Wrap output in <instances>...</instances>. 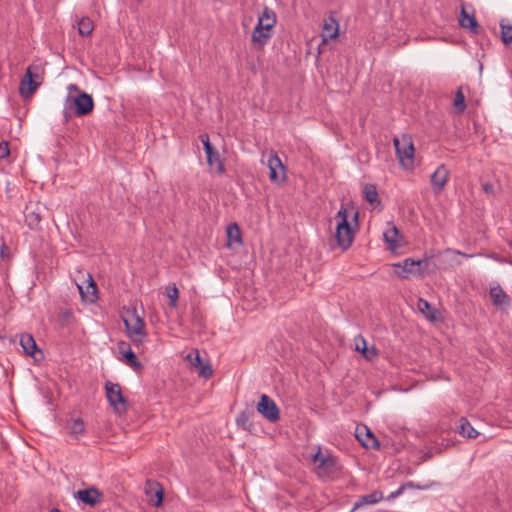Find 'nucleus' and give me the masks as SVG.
<instances>
[{"instance_id":"nucleus-25","label":"nucleus","mask_w":512,"mask_h":512,"mask_svg":"<svg viewBox=\"0 0 512 512\" xmlns=\"http://www.w3.org/2000/svg\"><path fill=\"white\" fill-rule=\"evenodd\" d=\"M383 495L379 491H374L370 494L362 496L353 506V510L357 509L358 507L364 505V504H376L380 500H382Z\"/></svg>"},{"instance_id":"nucleus-23","label":"nucleus","mask_w":512,"mask_h":512,"mask_svg":"<svg viewBox=\"0 0 512 512\" xmlns=\"http://www.w3.org/2000/svg\"><path fill=\"white\" fill-rule=\"evenodd\" d=\"M399 236V230L393 224H389L388 228L383 233L384 240L389 244L392 250L398 246Z\"/></svg>"},{"instance_id":"nucleus-30","label":"nucleus","mask_w":512,"mask_h":512,"mask_svg":"<svg viewBox=\"0 0 512 512\" xmlns=\"http://www.w3.org/2000/svg\"><path fill=\"white\" fill-rule=\"evenodd\" d=\"M94 29L93 21L88 17H83L78 22V32L81 36H89Z\"/></svg>"},{"instance_id":"nucleus-42","label":"nucleus","mask_w":512,"mask_h":512,"mask_svg":"<svg viewBox=\"0 0 512 512\" xmlns=\"http://www.w3.org/2000/svg\"><path fill=\"white\" fill-rule=\"evenodd\" d=\"M446 253H453V254L463 255L464 257H468V258L472 257V255H468V254L462 253V252L457 251V250H452V249H447Z\"/></svg>"},{"instance_id":"nucleus-9","label":"nucleus","mask_w":512,"mask_h":512,"mask_svg":"<svg viewBox=\"0 0 512 512\" xmlns=\"http://www.w3.org/2000/svg\"><path fill=\"white\" fill-rule=\"evenodd\" d=\"M393 142L400 163L405 165V161H409L410 164H412L414 158V146L411 139L403 136L401 139L394 138Z\"/></svg>"},{"instance_id":"nucleus-21","label":"nucleus","mask_w":512,"mask_h":512,"mask_svg":"<svg viewBox=\"0 0 512 512\" xmlns=\"http://www.w3.org/2000/svg\"><path fill=\"white\" fill-rule=\"evenodd\" d=\"M20 345L22 346L24 352L27 355L36 358V354L38 353L42 356V352L41 350L38 349L37 344L32 335L23 334L20 338Z\"/></svg>"},{"instance_id":"nucleus-4","label":"nucleus","mask_w":512,"mask_h":512,"mask_svg":"<svg viewBox=\"0 0 512 512\" xmlns=\"http://www.w3.org/2000/svg\"><path fill=\"white\" fill-rule=\"evenodd\" d=\"M123 322L127 331V335L135 343H141L145 336V323L144 320L133 311H128L127 316L123 318Z\"/></svg>"},{"instance_id":"nucleus-48","label":"nucleus","mask_w":512,"mask_h":512,"mask_svg":"<svg viewBox=\"0 0 512 512\" xmlns=\"http://www.w3.org/2000/svg\"><path fill=\"white\" fill-rule=\"evenodd\" d=\"M358 216H359L358 211H355V212H354V216H353V220H354L355 222H357V221H358Z\"/></svg>"},{"instance_id":"nucleus-47","label":"nucleus","mask_w":512,"mask_h":512,"mask_svg":"<svg viewBox=\"0 0 512 512\" xmlns=\"http://www.w3.org/2000/svg\"><path fill=\"white\" fill-rule=\"evenodd\" d=\"M64 118H65V122L69 121L70 115L68 114L67 111H64Z\"/></svg>"},{"instance_id":"nucleus-2","label":"nucleus","mask_w":512,"mask_h":512,"mask_svg":"<svg viewBox=\"0 0 512 512\" xmlns=\"http://www.w3.org/2000/svg\"><path fill=\"white\" fill-rule=\"evenodd\" d=\"M335 218L337 219L335 233L337 245L342 250H347L354 241L355 233L348 222V210L344 205L341 206Z\"/></svg>"},{"instance_id":"nucleus-8","label":"nucleus","mask_w":512,"mask_h":512,"mask_svg":"<svg viewBox=\"0 0 512 512\" xmlns=\"http://www.w3.org/2000/svg\"><path fill=\"white\" fill-rule=\"evenodd\" d=\"M257 411L271 423H276L280 419V410L278 406L275 401L266 394H262L260 396V400L257 404Z\"/></svg>"},{"instance_id":"nucleus-3","label":"nucleus","mask_w":512,"mask_h":512,"mask_svg":"<svg viewBox=\"0 0 512 512\" xmlns=\"http://www.w3.org/2000/svg\"><path fill=\"white\" fill-rule=\"evenodd\" d=\"M42 76L40 67L37 65H30L23 75L20 85L19 93L21 96L27 98L34 94L42 83Z\"/></svg>"},{"instance_id":"nucleus-7","label":"nucleus","mask_w":512,"mask_h":512,"mask_svg":"<svg viewBox=\"0 0 512 512\" xmlns=\"http://www.w3.org/2000/svg\"><path fill=\"white\" fill-rule=\"evenodd\" d=\"M69 101H71L69 108L73 109L75 115L78 117L86 116L94 109V100L92 96L86 92H80L73 99L68 96L66 102Z\"/></svg>"},{"instance_id":"nucleus-27","label":"nucleus","mask_w":512,"mask_h":512,"mask_svg":"<svg viewBox=\"0 0 512 512\" xmlns=\"http://www.w3.org/2000/svg\"><path fill=\"white\" fill-rule=\"evenodd\" d=\"M252 414L253 413L248 410L241 411L236 417L237 425L250 431L253 428V423L250 419Z\"/></svg>"},{"instance_id":"nucleus-51","label":"nucleus","mask_w":512,"mask_h":512,"mask_svg":"<svg viewBox=\"0 0 512 512\" xmlns=\"http://www.w3.org/2000/svg\"><path fill=\"white\" fill-rule=\"evenodd\" d=\"M39 221H40V217L38 215H36L35 222L38 223Z\"/></svg>"},{"instance_id":"nucleus-45","label":"nucleus","mask_w":512,"mask_h":512,"mask_svg":"<svg viewBox=\"0 0 512 512\" xmlns=\"http://www.w3.org/2000/svg\"><path fill=\"white\" fill-rule=\"evenodd\" d=\"M406 485V488L409 487V488H417V489H423V487L419 486V485H415L413 482H408L405 484Z\"/></svg>"},{"instance_id":"nucleus-20","label":"nucleus","mask_w":512,"mask_h":512,"mask_svg":"<svg viewBox=\"0 0 512 512\" xmlns=\"http://www.w3.org/2000/svg\"><path fill=\"white\" fill-rule=\"evenodd\" d=\"M459 24L462 28L470 30L474 34L479 33V25L474 15H469L464 7L461 9Z\"/></svg>"},{"instance_id":"nucleus-36","label":"nucleus","mask_w":512,"mask_h":512,"mask_svg":"<svg viewBox=\"0 0 512 512\" xmlns=\"http://www.w3.org/2000/svg\"><path fill=\"white\" fill-rule=\"evenodd\" d=\"M10 154V150H9V144L8 142H1L0 143V158L1 159H4L6 157H8Z\"/></svg>"},{"instance_id":"nucleus-28","label":"nucleus","mask_w":512,"mask_h":512,"mask_svg":"<svg viewBox=\"0 0 512 512\" xmlns=\"http://www.w3.org/2000/svg\"><path fill=\"white\" fill-rule=\"evenodd\" d=\"M364 198L365 200L370 203L371 205L377 203L379 204L380 203V200L378 198V192H377V188L374 184H366L364 186Z\"/></svg>"},{"instance_id":"nucleus-34","label":"nucleus","mask_w":512,"mask_h":512,"mask_svg":"<svg viewBox=\"0 0 512 512\" xmlns=\"http://www.w3.org/2000/svg\"><path fill=\"white\" fill-rule=\"evenodd\" d=\"M198 374L201 376V377H204V378H209L213 375V368L212 366L210 365V363L206 362V363H202L199 367H198Z\"/></svg>"},{"instance_id":"nucleus-5","label":"nucleus","mask_w":512,"mask_h":512,"mask_svg":"<svg viewBox=\"0 0 512 512\" xmlns=\"http://www.w3.org/2000/svg\"><path fill=\"white\" fill-rule=\"evenodd\" d=\"M200 140L206 153L207 164L217 174L223 175L226 171L223 159L217 149L211 144L208 134H201Z\"/></svg>"},{"instance_id":"nucleus-46","label":"nucleus","mask_w":512,"mask_h":512,"mask_svg":"<svg viewBox=\"0 0 512 512\" xmlns=\"http://www.w3.org/2000/svg\"><path fill=\"white\" fill-rule=\"evenodd\" d=\"M195 356V353H194V350H192L188 355H187V360H189V362L192 364L193 362V358Z\"/></svg>"},{"instance_id":"nucleus-24","label":"nucleus","mask_w":512,"mask_h":512,"mask_svg":"<svg viewBox=\"0 0 512 512\" xmlns=\"http://www.w3.org/2000/svg\"><path fill=\"white\" fill-rule=\"evenodd\" d=\"M458 432L467 438H476L479 434L470 424V422L464 417H461L459 420Z\"/></svg>"},{"instance_id":"nucleus-22","label":"nucleus","mask_w":512,"mask_h":512,"mask_svg":"<svg viewBox=\"0 0 512 512\" xmlns=\"http://www.w3.org/2000/svg\"><path fill=\"white\" fill-rule=\"evenodd\" d=\"M418 310L431 322L436 320L437 309L433 307L427 300L419 298L417 301Z\"/></svg>"},{"instance_id":"nucleus-37","label":"nucleus","mask_w":512,"mask_h":512,"mask_svg":"<svg viewBox=\"0 0 512 512\" xmlns=\"http://www.w3.org/2000/svg\"><path fill=\"white\" fill-rule=\"evenodd\" d=\"M153 484L158 487V489L156 490L157 500L155 501L154 506H160L163 501V490H162V487L158 483H153Z\"/></svg>"},{"instance_id":"nucleus-40","label":"nucleus","mask_w":512,"mask_h":512,"mask_svg":"<svg viewBox=\"0 0 512 512\" xmlns=\"http://www.w3.org/2000/svg\"><path fill=\"white\" fill-rule=\"evenodd\" d=\"M363 356L367 360H372L373 358H375L377 356V349L375 347H371V349L367 348V353L363 354Z\"/></svg>"},{"instance_id":"nucleus-18","label":"nucleus","mask_w":512,"mask_h":512,"mask_svg":"<svg viewBox=\"0 0 512 512\" xmlns=\"http://www.w3.org/2000/svg\"><path fill=\"white\" fill-rule=\"evenodd\" d=\"M339 34V24L334 16L331 14L327 18L324 19L323 24V40L326 41L329 39H335Z\"/></svg>"},{"instance_id":"nucleus-43","label":"nucleus","mask_w":512,"mask_h":512,"mask_svg":"<svg viewBox=\"0 0 512 512\" xmlns=\"http://www.w3.org/2000/svg\"><path fill=\"white\" fill-rule=\"evenodd\" d=\"M483 189L485 192L490 193L493 190V185L490 183L483 184Z\"/></svg>"},{"instance_id":"nucleus-41","label":"nucleus","mask_w":512,"mask_h":512,"mask_svg":"<svg viewBox=\"0 0 512 512\" xmlns=\"http://www.w3.org/2000/svg\"><path fill=\"white\" fill-rule=\"evenodd\" d=\"M406 489V485H401L395 492L390 495V498H395L403 493Z\"/></svg>"},{"instance_id":"nucleus-49","label":"nucleus","mask_w":512,"mask_h":512,"mask_svg":"<svg viewBox=\"0 0 512 512\" xmlns=\"http://www.w3.org/2000/svg\"><path fill=\"white\" fill-rule=\"evenodd\" d=\"M69 89H70V90H71V89H75V90H77V89H78V87H77L75 84H71V85L69 86Z\"/></svg>"},{"instance_id":"nucleus-33","label":"nucleus","mask_w":512,"mask_h":512,"mask_svg":"<svg viewBox=\"0 0 512 512\" xmlns=\"http://www.w3.org/2000/svg\"><path fill=\"white\" fill-rule=\"evenodd\" d=\"M501 28V39L504 44L512 43V25L509 24H500Z\"/></svg>"},{"instance_id":"nucleus-50","label":"nucleus","mask_w":512,"mask_h":512,"mask_svg":"<svg viewBox=\"0 0 512 512\" xmlns=\"http://www.w3.org/2000/svg\"><path fill=\"white\" fill-rule=\"evenodd\" d=\"M50 512H61L58 508H52Z\"/></svg>"},{"instance_id":"nucleus-39","label":"nucleus","mask_w":512,"mask_h":512,"mask_svg":"<svg viewBox=\"0 0 512 512\" xmlns=\"http://www.w3.org/2000/svg\"><path fill=\"white\" fill-rule=\"evenodd\" d=\"M194 353H195V356L193 358V362H192V366L196 367L198 369V367L203 363L202 362V359L200 357V354H199V351L197 349H194Z\"/></svg>"},{"instance_id":"nucleus-31","label":"nucleus","mask_w":512,"mask_h":512,"mask_svg":"<svg viewBox=\"0 0 512 512\" xmlns=\"http://www.w3.org/2000/svg\"><path fill=\"white\" fill-rule=\"evenodd\" d=\"M85 432V425L81 418L74 419L69 426V434L74 438H78Z\"/></svg>"},{"instance_id":"nucleus-38","label":"nucleus","mask_w":512,"mask_h":512,"mask_svg":"<svg viewBox=\"0 0 512 512\" xmlns=\"http://www.w3.org/2000/svg\"><path fill=\"white\" fill-rule=\"evenodd\" d=\"M416 262H418L420 264L417 267L419 268V271L421 272V276H423L429 266V260H428V258H425V259L417 260Z\"/></svg>"},{"instance_id":"nucleus-12","label":"nucleus","mask_w":512,"mask_h":512,"mask_svg":"<svg viewBox=\"0 0 512 512\" xmlns=\"http://www.w3.org/2000/svg\"><path fill=\"white\" fill-rule=\"evenodd\" d=\"M449 176L450 171L445 164L439 165L436 168V170L431 174L430 182L432 190L435 194H440L444 190L449 180Z\"/></svg>"},{"instance_id":"nucleus-16","label":"nucleus","mask_w":512,"mask_h":512,"mask_svg":"<svg viewBox=\"0 0 512 512\" xmlns=\"http://www.w3.org/2000/svg\"><path fill=\"white\" fill-rule=\"evenodd\" d=\"M490 297L493 304L499 308L504 309L510 306V298L500 285L490 288Z\"/></svg>"},{"instance_id":"nucleus-32","label":"nucleus","mask_w":512,"mask_h":512,"mask_svg":"<svg viewBox=\"0 0 512 512\" xmlns=\"http://www.w3.org/2000/svg\"><path fill=\"white\" fill-rule=\"evenodd\" d=\"M165 293H166L167 297L169 298V306L171 308H176L177 307V301H178V298H179V290L176 287V285L175 284L168 285L165 288Z\"/></svg>"},{"instance_id":"nucleus-15","label":"nucleus","mask_w":512,"mask_h":512,"mask_svg":"<svg viewBox=\"0 0 512 512\" xmlns=\"http://www.w3.org/2000/svg\"><path fill=\"white\" fill-rule=\"evenodd\" d=\"M75 496L82 503L89 505L91 507L100 503L103 497L102 493L95 487L78 490Z\"/></svg>"},{"instance_id":"nucleus-44","label":"nucleus","mask_w":512,"mask_h":512,"mask_svg":"<svg viewBox=\"0 0 512 512\" xmlns=\"http://www.w3.org/2000/svg\"><path fill=\"white\" fill-rule=\"evenodd\" d=\"M7 251H8V247H7L5 244H3V245L1 246V249H0V255H1V257H4V256H5V253H6Z\"/></svg>"},{"instance_id":"nucleus-13","label":"nucleus","mask_w":512,"mask_h":512,"mask_svg":"<svg viewBox=\"0 0 512 512\" xmlns=\"http://www.w3.org/2000/svg\"><path fill=\"white\" fill-rule=\"evenodd\" d=\"M355 437L365 447L379 449L380 443L373 432L364 424L357 425Z\"/></svg>"},{"instance_id":"nucleus-17","label":"nucleus","mask_w":512,"mask_h":512,"mask_svg":"<svg viewBox=\"0 0 512 512\" xmlns=\"http://www.w3.org/2000/svg\"><path fill=\"white\" fill-rule=\"evenodd\" d=\"M87 285H77L81 297L89 302H94L97 299V285L90 274H87Z\"/></svg>"},{"instance_id":"nucleus-19","label":"nucleus","mask_w":512,"mask_h":512,"mask_svg":"<svg viewBox=\"0 0 512 512\" xmlns=\"http://www.w3.org/2000/svg\"><path fill=\"white\" fill-rule=\"evenodd\" d=\"M120 352L123 354V357L126 360V364L132 367L134 370H139L142 368V364L138 360L136 354L132 351L129 344L125 342L119 343Z\"/></svg>"},{"instance_id":"nucleus-11","label":"nucleus","mask_w":512,"mask_h":512,"mask_svg":"<svg viewBox=\"0 0 512 512\" xmlns=\"http://www.w3.org/2000/svg\"><path fill=\"white\" fill-rule=\"evenodd\" d=\"M420 264L415 262V260L411 258H406L402 262L394 263L392 266L394 268L395 274L401 279H408L411 276L420 277L421 272L419 271Z\"/></svg>"},{"instance_id":"nucleus-1","label":"nucleus","mask_w":512,"mask_h":512,"mask_svg":"<svg viewBox=\"0 0 512 512\" xmlns=\"http://www.w3.org/2000/svg\"><path fill=\"white\" fill-rule=\"evenodd\" d=\"M276 24L275 12L265 7L252 32V42L263 47L272 37L271 30Z\"/></svg>"},{"instance_id":"nucleus-14","label":"nucleus","mask_w":512,"mask_h":512,"mask_svg":"<svg viewBox=\"0 0 512 512\" xmlns=\"http://www.w3.org/2000/svg\"><path fill=\"white\" fill-rule=\"evenodd\" d=\"M314 463L317 464L319 473H324L329 476L337 471V464L334 458L330 456L322 455L321 452H317L313 457Z\"/></svg>"},{"instance_id":"nucleus-26","label":"nucleus","mask_w":512,"mask_h":512,"mask_svg":"<svg viewBox=\"0 0 512 512\" xmlns=\"http://www.w3.org/2000/svg\"><path fill=\"white\" fill-rule=\"evenodd\" d=\"M228 244L232 243L242 244V233L236 223H232L227 227Z\"/></svg>"},{"instance_id":"nucleus-6","label":"nucleus","mask_w":512,"mask_h":512,"mask_svg":"<svg viewBox=\"0 0 512 512\" xmlns=\"http://www.w3.org/2000/svg\"><path fill=\"white\" fill-rule=\"evenodd\" d=\"M106 397L109 404L118 413L126 412L127 400L122 394L121 386L118 383L107 381L105 383Z\"/></svg>"},{"instance_id":"nucleus-29","label":"nucleus","mask_w":512,"mask_h":512,"mask_svg":"<svg viewBox=\"0 0 512 512\" xmlns=\"http://www.w3.org/2000/svg\"><path fill=\"white\" fill-rule=\"evenodd\" d=\"M453 106L457 114H462L466 109L465 95L462 86H460L455 93Z\"/></svg>"},{"instance_id":"nucleus-10","label":"nucleus","mask_w":512,"mask_h":512,"mask_svg":"<svg viewBox=\"0 0 512 512\" xmlns=\"http://www.w3.org/2000/svg\"><path fill=\"white\" fill-rule=\"evenodd\" d=\"M267 165L269 168V178L274 183H282L286 180L285 166L275 152H271Z\"/></svg>"},{"instance_id":"nucleus-35","label":"nucleus","mask_w":512,"mask_h":512,"mask_svg":"<svg viewBox=\"0 0 512 512\" xmlns=\"http://www.w3.org/2000/svg\"><path fill=\"white\" fill-rule=\"evenodd\" d=\"M367 342L362 336L355 338V349L362 355L367 353Z\"/></svg>"}]
</instances>
